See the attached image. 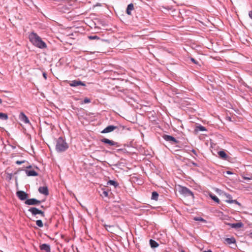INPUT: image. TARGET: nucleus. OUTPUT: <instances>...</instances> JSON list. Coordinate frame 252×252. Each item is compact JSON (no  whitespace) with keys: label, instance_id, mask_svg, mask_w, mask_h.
Returning <instances> with one entry per match:
<instances>
[{"label":"nucleus","instance_id":"1","mask_svg":"<svg viewBox=\"0 0 252 252\" xmlns=\"http://www.w3.org/2000/svg\"><path fill=\"white\" fill-rule=\"evenodd\" d=\"M29 38L31 43L35 46L40 49H44L47 47L46 44L36 33L32 32L30 34Z\"/></svg>","mask_w":252,"mask_h":252},{"label":"nucleus","instance_id":"2","mask_svg":"<svg viewBox=\"0 0 252 252\" xmlns=\"http://www.w3.org/2000/svg\"><path fill=\"white\" fill-rule=\"evenodd\" d=\"M68 148V145L62 137H60L56 142V150L59 153L65 151Z\"/></svg>","mask_w":252,"mask_h":252},{"label":"nucleus","instance_id":"3","mask_svg":"<svg viewBox=\"0 0 252 252\" xmlns=\"http://www.w3.org/2000/svg\"><path fill=\"white\" fill-rule=\"evenodd\" d=\"M179 192L185 197H189L192 200L194 198L193 193L187 187L179 186Z\"/></svg>","mask_w":252,"mask_h":252},{"label":"nucleus","instance_id":"4","mask_svg":"<svg viewBox=\"0 0 252 252\" xmlns=\"http://www.w3.org/2000/svg\"><path fill=\"white\" fill-rule=\"evenodd\" d=\"M126 127L123 126H115L110 125L105 127L102 131H101V133H107L113 131L114 130H117V132L121 133Z\"/></svg>","mask_w":252,"mask_h":252},{"label":"nucleus","instance_id":"5","mask_svg":"<svg viewBox=\"0 0 252 252\" xmlns=\"http://www.w3.org/2000/svg\"><path fill=\"white\" fill-rule=\"evenodd\" d=\"M100 141L103 143L104 144H107L111 146L119 147L121 146L118 142H115L114 141L110 140L106 138H103L100 139Z\"/></svg>","mask_w":252,"mask_h":252},{"label":"nucleus","instance_id":"6","mask_svg":"<svg viewBox=\"0 0 252 252\" xmlns=\"http://www.w3.org/2000/svg\"><path fill=\"white\" fill-rule=\"evenodd\" d=\"M162 138L166 141L170 142L171 144H177L179 143V141L177 140L175 138L172 136L163 134Z\"/></svg>","mask_w":252,"mask_h":252},{"label":"nucleus","instance_id":"7","mask_svg":"<svg viewBox=\"0 0 252 252\" xmlns=\"http://www.w3.org/2000/svg\"><path fill=\"white\" fill-rule=\"evenodd\" d=\"M41 202H42V201L37 200L35 198H30L27 199L25 203L28 205H38Z\"/></svg>","mask_w":252,"mask_h":252},{"label":"nucleus","instance_id":"8","mask_svg":"<svg viewBox=\"0 0 252 252\" xmlns=\"http://www.w3.org/2000/svg\"><path fill=\"white\" fill-rule=\"evenodd\" d=\"M16 195L21 200H26L28 199V194L24 191L20 190L17 191Z\"/></svg>","mask_w":252,"mask_h":252},{"label":"nucleus","instance_id":"9","mask_svg":"<svg viewBox=\"0 0 252 252\" xmlns=\"http://www.w3.org/2000/svg\"><path fill=\"white\" fill-rule=\"evenodd\" d=\"M69 85L71 87H76L78 86H86V84L84 82H82L79 80H74L71 81L70 82V83H69Z\"/></svg>","mask_w":252,"mask_h":252},{"label":"nucleus","instance_id":"10","mask_svg":"<svg viewBox=\"0 0 252 252\" xmlns=\"http://www.w3.org/2000/svg\"><path fill=\"white\" fill-rule=\"evenodd\" d=\"M226 225L230 226L231 228H234L236 229L242 227L244 226V224L241 222L234 223H227Z\"/></svg>","mask_w":252,"mask_h":252},{"label":"nucleus","instance_id":"11","mask_svg":"<svg viewBox=\"0 0 252 252\" xmlns=\"http://www.w3.org/2000/svg\"><path fill=\"white\" fill-rule=\"evenodd\" d=\"M19 119L21 121L23 122L25 124L30 123V121L29 120L28 118L26 116V115L23 113L21 112L19 115Z\"/></svg>","mask_w":252,"mask_h":252},{"label":"nucleus","instance_id":"12","mask_svg":"<svg viewBox=\"0 0 252 252\" xmlns=\"http://www.w3.org/2000/svg\"><path fill=\"white\" fill-rule=\"evenodd\" d=\"M40 249L46 252H51L50 246L47 244H43L39 246Z\"/></svg>","mask_w":252,"mask_h":252},{"label":"nucleus","instance_id":"13","mask_svg":"<svg viewBox=\"0 0 252 252\" xmlns=\"http://www.w3.org/2000/svg\"><path fill=\"white\" fill-rule=\"evenodd\" d=\"M38 191L43 194L48 195L49 194V191L47 187H40L38 188Z\"/></svg>","mask_w":252,"mask_h":252},{"label":"nucleus","instance_id":"14","mask_svg":"<svg viewBox=\"0 0 252 252\" xmlns=\"http://www.w3.org/2000/svg\"><path fill=\"white\" fill-rule=\"evenodd\" d=\"M40 210L37 209L36 207H31L29 209L28 211L31 212L33 216H36L38 215Z\"/></svg>","mask_w":252,"mask_h":252},{"label":"nucleus","instance_id":"15","mask_svg":"<svg viewBox=\"0 0 252 252\" xmlns=\"http://www.w3.org/2000/svg\"><path fill=\"white\" fill-rule=\"evenodd\" d=\"M219 157L224 160H227L229 158V156L223 151H220L218 152Z\"/></svg>","mask_w":252,"mask_h":252},{"label":"nucleus","instance_id":"16","mask_svg":"<svg viewBox=\"0 0 252 252\" xmlns=\"http://www.w3.org/2000/svg\"><path fill=\"white\" fill-rule=\"evenodd\" d=\"M25 172L28 176H37L38 174L34 170H25Z\"/></svg>","mask_w":252,"mask_h":252},{"label":"nucleus","instance_id":"17","mask_svg":"<svg viewBox=\"0 0 252 252\" xmlns=\"http://www.w3.org/2000/svg\"><path fill=\"white\" fill-rule=\"evenodd\" d=\"M224 243L225 244L230 245L231 244H235L236 240L234 237L227 238L224 239Z\"/></svg>","mask_w":252,"mask_h":252},{"label":"nucleus","instance_id":"18","mask_svg":"<svg viewBox=\"0 0 252 252\" xmlns=\"http://www.w3.org/2000/svg\"><path fill=\"white\" fill-rule=\"evenodd\" d=\"M134 8V5L132 3H130L127 5V8H126V13L130 15H131V11Z\"/></svg>","mask_w":252,"mask_h":252},{"label":"nucleus","instance_id":"19","mask_svg":"<svg viewBox=\"0 0 252 252\" xmlns=\"http://www.w3.org/2000/svg\"><path fill=\"white\" fill-rule=\"evenodd\" d=\"M206 130H207V129L205 128V127H204L201 125H199L198 126H196L195 128V131L196 132L204 131H206Z\"/></svg>","mask_w":252,"mask_h":252},{"label":"nucleus","instance_id":"20","mask_svg":"<svg viewBox=\"0 0 252 252\" xmlns=\"http://www.w3.org/2000/svg\"><path fill=\"white\" fill-rule=\"evenodd\" d=\"M150 244L152 248H156L158 246V244L155 240L150 239Z\"/></svg>","mask_w":252,"mask_h":252},{"label":"nucleus","instance_id":"21","mask_svg":"<svg viewBox=\"0 0 252 252\" xmlns=\"http://www.w3.org/2000/svg\"><path fill=\"white\" fill-rule=\"evenodd\" d=\"M107 185L113 186L115 188L119 186V184L114 180H109L108 181Z\"/></svg>","mask_w":252,"mask_h":252},{"label":"nucleus","instance_id":"22","mask_svg":"<svg viewBox=\"0 0 252 252\" xmlns=\"http://www.w3.org/2000/svg\"><path fill=\"white\" fill-rule=\"evenodd\" d=\"M158 194L157 191H153L152 193L151 199L154 200H158Z\"/></svg>","mask_w":252,"mask_h":252},{"label":"nucleus","instance_id":"23","mask_svg":"<svg viewBox=\"0 0 252 252\" xmlns=\"http://www.w3.org/2000/svg\"><path fill=\"white\" fill-rule=\"evenodd\" d=\"M210 196L212 198V199L215 202L218 203H220V200L216 195L211 193L210 194Z\"/></svg>","mask_w":252,"mask_h":252},{"label":"nucleus","instance_id":"24","mask_svg":"<svg viewBox=\"0 0 252 252\" xmlns=\"http://www.w3.org/2000/svg\"><path fill=\"white\" fill-rule=\"evenodd\" d=\"M0 119L2 120H7L8 119L7 114L0 112Z\"/></svg>","mask_w":252,"mask_h":252},{"label":"nucleus","instance_id":"25","mask_svg":"<svg viewBox=\"0 0 252 252\" xmlns=\"http://www.w3.org/2000/svg\"><path fill=\"white\" fill-rule=\"evenodd\" d=\"M226 202L229 203H235L239 206H241V204L236 200H226Z\"/></svg>","mask_w":252,"mask_h":252},{"label":"nucleus","instance_id":"26","mask_svg":"<svg viewBox=\"0 0 252 252\" xmlns=\"http://www.w3.org/2000/svg\"><path fill=\"white\" fill-rule=\"evenodd\" d=\"M194 220L195 221H200L203 222H206V220L201 217H194Z\"/></svg>","mask_w":252,"mask_h":252},{"label":"nucleus","instance_id":"27","mask_svg":"<svg viewBox=\"0 0 252 252\" xmlns=\"http://www.w3.org/2000/svg\"><path fill=\"white\" fill-rule=\"evenodd\" d=\"M36 224L38 226H39L40 227H42L43 226V222H42V220H37L36 221Z\"/></svg>","mask_w":252,"mask_h":252},{"label":"nucleus","instance_id":"28","mask_svg":"<svg viewBox=\"0 0 252 252\" xmlns=\"http://www.w3.org/2000/svg\"><path fill=\"white\" fill-rule=\"evenodd\" d=\"M88 38L90 40H94V39H99L100 38L96 36V35H90L88 36Z\"/></svg>","mask_w":252,"mask_h":252},{"label":"nucleus","instance_id":"29","mask_svg":"<svg viewBox=\"0 0 252 252\" xmlns=\"http://www.w3.org/2000/svg\"><path fill=\"white\" fill-rule=\"evenodd\" d=\"M108 191L104 190L102 191V194H101L102 196L107 197L108 196Z\"/></svg>","mask_w":252,"mask_h":252},{"label":"nucleus","instance_id":"30","mask_svg":"<svg viewBox=\"0 0 252 252\" xmlns=\"http://www.w3.org/2000/svg\"><path fill=\"white\" fill-rule=\"evenodd\" d=\"M190 61L194 64H199V62L193 58H190Z\"/></svg>","mask_w":252,"mask_h":252},{"label":"nucleus","instance_id":"31","mask_svg":"<svg viewBox=\"0 0 252 252\" xmlns=\"http://www.w3.org/2000/svg\"><path fill=\"white\" fill-rule=\"evenodd\" d=\"M84 103H88L91 102V100L88 98H85L83 101Z\"/></svg>","mask_w":252,"mask_h":252},{"label":"nucleus","instance_id":"32","mask_svg":"<svg viewBox=\"0 0 252 252\" xmlns=\"http://www.w3.org/2000/svg\"><path fill=\"white\" fill-rule=\"evenodd\" d=\"M38 215H40L41 217H45V213L43 211L40 210L39 213Z\"/></svg>","mask_w":252,"mask_h":252},{"label":"nucleus","instance_id":"33","mask_svg":"<svg viewBox=\"0 0 252 252\" xmlns=\"http://www.w3.org/2000/svg\"><path fill=\"white\" fill-rule=\"evenodd\" d=\"M104 227L105 228H106V229L108 231H109V229H110L111 227V226L110 225H104Z\"/></svg>","mask_w":252,"mask_h":252},{"label":"nucleus","instance_id":"34","mask_svg":"<svg viewBox=\"0 0 252 252\" xmlns=\"http://www.w3.org/2000/svg\"><path fill=\"white\" fill-rule=\"evenodd\" d=\"M226 196L228 198L227 200H232V196H231V195L230 194H226Z\"/></svg>","mask_w":252,"mask_h":252},{"label":"nucleus","instance_id":"35","mask_svg":"<svg viewBox=\"0 0 252 252\" xmlns=\"http://www.w3.org/2000/svg\"><path fill=\"white\" fill-rule=\"evenodd\" d=\"M25 162L24 160H23V161H19V160H17L16 161V163L17 164H21L22 163H24Z\"/></svg>","mask_w":252,"mask_h":252},{"label":"nucleus","instance_id":"36","mask_svg":"<svg viewBox=\"0 0 252 252\" xmlns=\"http://www.w3.org/2000/svg\"><path fill=\"white\" fill-rule=\"evenodd\" d=\"M191 152H192V153H193L195 156H197V152H196V151L195 150H194V149H192V150H191Z\"/></svg>","mask_w":252,"mask_h":252},{"label":"nucleus","instance_id":"37","mask_svg":"<svg viewBox=\"0 0 252 252\" xmlns=\"http://www.w3.org/2000/svg\"><path fill=\"white\" fill-rule=\"evenodd\" d=\"M191 163L193 166H195V167H198V165L196 163H195V162H193V161H191Z\"/></svg>","mask_w":252,"mask_h":252},{"label":"nucleus","instance_id":"38","mask_svg":"<svg viewBox=\"0 0 252 252\" xmlns=\"http://www.w3.org/2000/svg\"><path fill=\"white\" fill-rule=\"evenodd\" d=\"M249 16L250 18L252 19V10L249 11Z\"/></svg>","mask_w":252,"mask_h":252},{"label":"nucleus","instance_id":"39","mask_svg":"<svg viewBox=\"0 0 252 252\" xmlns=\"http://www.w3.org/2000/svg\"><path fill=\"white\" fill-rule=\"evenodd\" d=\"M43 76L45 79H47V74L45 72L43 73Z\"/></svg>","mask_w":252,"mask_h":252},{"label":"nucleus","instance_id":"40","mask_svg":"<svg viewBox=\"0 0 252 252\" xmlns=\"http://www.w3.org/2000/svg\"><path fill=\"white\" fill-rule=\"evenodd\" d=\"M243 179L246 180H251V178L247 177H243Z\"/></svg>","mask_w":252,"mask_h":252},{"label":"nucleus","instance_id":"41","mask_svg":"<svg viewBox=\"0 0 252 252\" xmlns=\"http://www.w3.org/2000/svg\"><path fill=\"white\" fill-rule=\"evenodd\" d=\"M226 173L227 174H232V173L231 171H226Z\"/></svg>","mask_w":252,"mask_h":252},{"label":"nucleus","instance_id":"42","mask_svg":"<svg viewBox=\"0 0 252 252\" xmlns=\"http://www.w3.org/2000/svg\"><path fill=\"white\" fill-rule=\"evenodd\" d=\"M32 167V165H30L28 166H27L26 168H27V169H29V168H31Z\"/></svg>","mask_w":252,"mask_h":252},{"label":"nucleus","instance_id":"43","mask_svg":"<svg viewBox=\"0 0 252 252\" xmlns=\"http://www.w3.org/2000/svg\"><path fill=\"white\" fill-rule=\"evenodd\" d=\"M203 252H212L211 250H208V251H204Z\"/></svg>","mask_w":252,"mask_h":252},{"label":"nucleus","instance_id":"44","mask_svg":"<svg viewBox=\"0 0 252 252\" xmlns=\"http://www.w3.org/2000/svg\"><path fill=\"white\" fill-rule=\"evenodd\" d=\"M2 103V100L0 98V104H1Z\"/></svg>","mask_w":252,"mask_h":252},{"label":"nucleus","instance_id":"45","mask_svg":"<svg viewBox=\"0 0 252 252\" xmlns=\"http://www.w3.org/2000/svg\"><path fill=\"white\" fill-rule=\"evenodd\" d=\"M41 207V208H44V206H42H42H41V207Z\"/></svg>","mask_w":252,"mask_h":252},{"label":"nucleus","instance_id":"46","mask_svg":"<svg viewBox=\"0 0 252 252\" xmlns=\"http://www.w3.org/2000/svg\"><path fill=\"white\" fill-rule=\"evenodd\" d=\"M182 252H185L184 251H182Z\"/></svg>","mask_w":252,"mask_h":252},{"label":"nucleus","instance_id":"47","mask_svg":"<svg viewBox=\"0 0 252 252\" xmlns=\"http://www.w3.org/2000/svg\"><path fill=\"white\" fill-rule=\"evenodd\" d=\"M251 235H252V232L251 233Z\"/></svg>","mask_w":252,"mask_h":252}]
</instances>
